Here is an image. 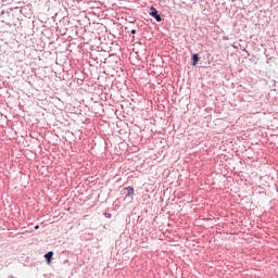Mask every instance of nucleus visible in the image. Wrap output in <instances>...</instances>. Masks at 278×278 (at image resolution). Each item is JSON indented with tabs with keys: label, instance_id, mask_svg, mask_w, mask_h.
Returning a JSON list of instances; mask_svg holds the SVG:
<instances>
[{
	"label": "nucleus",
	"instance_id": "5",
	"mask_svg": "<svg viewBox=\"0 0 278 278\" xmlns=\"http://www.w3.org/2000/svg\"><path fill=\"white\" fill-rule=\"evenodd\" d=\"M105 216H106V218H110V216H112V215L111 214H106Z\"/></svg>",
	"mask_w": 278,
	"mask_h": 278
},
{
	"label": "nucleus",
	"instance_id": "2",
	"mask_svg": "<svg viewBox=\"0 0 278 278\" xmlns=\"http://www.w3.org/2000/svg\"><path fill=\"white\" fill-rule=\"evenodd\" d=\"M124 194L125 197H134V187H126L124 188Z\"/></svg>",
	"mask_w": 278,
	"mask_h": 278
},
{
	"label": "nucleus",
	"instance_id": "1",
	"mask_svg": "<svg viewBox=\"0 0 278 278\" xmlns=\"http://www.w3.org/2000/svg\"><path fill=\"white\" fill-rule=\"evenodd\" d=\"M151 12H150V16H152L153 18H155V21H157V23L162 22V16H160V14H157V9L151 7Z\"/></svg>",
	"mask_w": 278,
	"mask_h": 278
},
{
	"label": "nucleus",
	"instance_id": "3",
	"mask_svg": "<svg viewBox=\"0 0 278 278\" xmlns=\"http://www.w3.org/2000/svg\"><path fill=\"white\" fill-rule=\"evenodd\" d=\"M192 60H193L192 66H197V64H199V60H200L199 54H193Z\"/></svg>",
	"mask_w": 278,
	"mask_h": 278
},
{
	"label": "nucleus",
	"instance_id": "6",
	"mask_svg": "<svg viewBox=\"0 0 278 278\" xmlns=\"http://www.w3.org/2000/svg\"><path fill=\"white\" fill-rule=\"evenodd\" d=\"M131 34H136V30H131Z\"/></svg>",
	"mask_w": 278,
	"mask_h": 278
},
{
	"label": "nucleus",
	"instance_id": "7",
	"mask_svg": "<svg viewBox=\"0 0 278 278\" xmlns=\"http://www.w3.org/2000/svg\"><path fill=\"white\" fill-rule=\"evenodd\" d=\"M35 229H38V226H35Z\"/></svg>",
	"mask_w": 278,
	"mask_h": 278
},
{
	"label": "nucleus",
	"instance_id": "4",
	"mask_svg": "<svg viewBox=\"0 0 278 278\" xmlns=\"http://www.w3.org/2000/svg\"><path fill=\"white\" fill-rule=\"evenodd\" d=\"M46 260L48 261V264H51V258L53 257V252H48L45 255Z\"/></svg>",
	"mask_w": 278,
	"mask_h": 278
}]
</instances>
